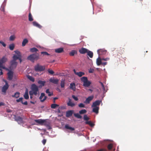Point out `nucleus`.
<instances>
[{"label":"nucleus","instance_id":"obj_56","mask_svg":"<svg viewBox=\"0 0 151 151\" xmlns=\"http://www.w3.org/2000/svg\"><path fill=\"white\" fill-rule=\"evenodd\" d=\"M44 98L42 100H41V102H44L47 98V97L46 96H45H45H44Z\"/></svg>","mask_w":151,"mask_h":151},{"label":"nucleus","instance_id":"obj_46","mask_svg":"<svg viewBox=\"0 0 151 151\" xmlns=\"http://www.w3.org/2000/svg\"><path fill=\"white\" fill-rule=\"evenodd\" d=\"M45 93H41V95L39 98V99L40 100L41 102V100H42V98L44 97V96H45Z\"/></svg>","mask_w":151,"mask_h":151},{"label":"nucleus","instance_id":"obj_23","mask_svg":"<svg viewBox=\"0 0 151 151\" xmlns=\"http://www.w3.org/2000/svg\"><path fill=\"white\" fill-rule=\"evenodd\" d=\"M65 129L69 130L71 131H73L75 130V128L74 127L70 126L68 124L65 125Z\"/></svg>","mask_w":151,"mask_h":151},{"label":"nucleus","instance_id":"obj_45","mask_svg":"<svg viewBox=\"0 0 151 151\" xmlns=\"http://www.w3.org/2000/svg\"><path fill=\"white\" fill-rule=\"evenodd\" d=\"M6 3H3V4H2L1 6V10L3 11H4V8L6 6Z\"/></svg>","mask_w":151,"mask_h":151},{"label":"nucleus","instance_id":"obj_44","mask_svg":"<svg viewBox=\"0 0 151 151\" xmlns=\"http://www.w3.org/2000/svg\"><path fill=\"white\" fill-rule=\"evenodd\" d=\"M23 97H20L19 99H17L16 100V101L17 103H19L21 102L22 103V102L23 101Z\"/></svg>","mask_w":151,"mask_h":151},{"label":"nucleus","instance_id":"obj_35","mask_svg":"<svg viewBox=\"0 0 151 151\" xmlns=\"http://www.w3.org/2000/svg\"><path fill=\"white\" fill-rule=\"evenodd\" d=\"M74 116L77 118L81 119L82 118V116L80 114L78 113H74Z\"/></svg>","mask_w":151,"mask_h":151},{"label":"nucleus","instance_id":"obj_24","mask_svg":"<svg viewBox=\"0 0 151 151\" xmlns=\"http://www.w3.org/2000/svg\"><path fill=\"white\" fill-rule=\"evenodd\" d=\"M7 61V58L5 57H3L0 60V67L1 66V65L3 64Z\"/></svg>","mask_w":151,"mask_h":151},{"label":"nucleus","instance_id":"obj_8","mask_svg":"<svg viewBox=\"0 0 151 151\" xmlns=\"http://www.w3.org/2000/svg\"><path fill=\"white\" fill-rule=\"evenodd\" d=\"M17 65V63L13 60L10 61V65L9 67L10 69L12 70L14 68H16Z\"/></svg>","mask_w":151,"mask_h":151},{"label":"nucleus","instance_id":"obj_53","mask_svg":"<svg viewBox=\"0 0 151 151\" xmlns=\"http://www.w3.org/2000/svg\"><path fill=\"white\" fill-rule=\"evenodd\" d=\"M16 54V55H21L20 52L18 50H16L14 52Z\"/></svg>","mask_w":151,"mask_h":151},{"label":"nucleus","instance_id":"obj_36","mask_svg":"<svg viewBox=\"0 0 151 151\" xmlns=\"http://www.w3.org/2000/svg\"><path fill=\"white\" fill-rule=\"evenodd\" d=\"M21 56V55H14L12 57L13 60L16 61L17 60H18L20 57Z\"/></svg>","mask_w":151,"mask_h":151},{"label":"nucleus","instance_id":"obj_54","mask_svg":"<svg viewBox=\"0 0 151 151\" xmlns=\"http://www.w3.org/2000/svg\"><path fill=\"white\" fill-rule=\"evenodd\" d=\"M102 87V88L103 89V93L104 94L106 92H107V90H106L105 88V87H104V86Z\"/></svg>","mask_w":151,"mask_h":151},{"label":"nucleus","instance_id":"obj_63","mask_svg":"<svg viewBox=\"0 0 151 151\" xmlns=\"http://www.w3.org/2000/svg\"><path fill=\"white\" fill-rule=\"evenodd\" d=\"M29 95L30 96V99H32V98H33L32 96L33 95H34V94H33L32 93H30V94H29Z\"/></svg>","mask_w":151,"mask_h":151},{"label":"nucleus","instance_id":"obj_59","mask_svg":"<svg viewBox=\"0 0 151 151\" xmlns=\"http://www.w3.org/2000/svg\"><path fill=\"white\" fill-rule=\"evenodd\" d=\"M22 104L25 105H27L28 104V103L27 101H25V102H23V101L22 102Z\"/></svg>","mask_w":151,"mask_h":151},{"label":"nucleus","instance_id":"obj_32","mask_svg":"<svg viewBox=\"0 0 151 151\" xmlns=\"http://www.w3.org/2000/svg\"><path fill=\"white\" fill-rule=\"evenodd\" d=\"M45 92L46 93L48 94V96H51L53 95V93L52 92H51L50 91V90L49 88L47 89L45 91Z\"/></svg>","mask_w":151,"mask_h":151},{"label":"nucleus","instance_id":"obj_19","mask_svg":"<svg viewBox=\"0 0 151 151\" xmlns=\"http://www.w3.org/2000/svg\"><path fill=\"white\" fill-rule=\"evenodd\" d=\"M49 81L50 82L56 84H58L59 81V80L58 79H55L52 78H50Z\"/></svg>","mask_w":151,"mask_h":151},{"label":"nucleus","instance_id":"obj_2","mask_svg":"<svg viewBox=\"0 0 151 151\" xmlns=\"http://www.w3.org/2000/svg\"><path fill=\"white\" fill-rule=\"evenodd\" d=\"M46 120L47 119H35L34 120V121L36 123H34L32 124L37 125H44L47 128L48 130L50 129H51V127L49 125V123L47 122Z\"/></svg>","mask_w":151,"mask_h":151},{"label":"nucleus","instance_id":"obj_17","mask_svg":"<svg viewBox=\"0 0 151 151\" xmlns=\"http://www.w3.org/2000/svg\"><path fill=\"white\" fill-rule=\"evenodd\" d=\"M9 85L8 83L5 84L2 87V92L4 93H6L7 90L8 89Z\"/></svg>","mask_w":151,"mask_h":151},{"label":"nucleus","instance_id":"obj_18","mask_svg":"<svg viewBox=\"0 0 151 151\" xmlns=\"http://www.w3.org/2000/svg\"><path fill=\"white\" fill-rule=\"evenodd\" d=\"M88 49L83 47L79 49V52L81 54H85L87 53Z\"/></svg>","mask_w":151,"mask_h":151},{"label":"nucleus","instance_id":"obj_26","mask_svg":"<svg viewBox=\"0 0 151 151\" xmlns=\"http://www.w3.org/2000/svg\"><path fill=\"white\" fill-rule=\"evenodd\" d=\"M87 54L88 56L90 58H92L93 56V52L89 50H88V51Z\"/></svg>","mask_w":151,"mask_h":151},{"label":"nucleus","instance_id":"obj_64","mask_svg":"<svg viewBox=\"0 0 151 151\" xmlns=\"http://www.w3.org/2000/svg\"><path fill=\"white\" fill-rule=\"evenodd\" d=\"M6 112L8 113H10L12 112V111L9 109H8L6 110Z\"/></svg>","mask_w":151,"mask_h":151},{"label":"nucleus","instance_id":"obj_22","mask_svg":"<svg viewBox=\"0 0 151 151\" xmlns=\"http://www.w3.org/2000/svg\"><path fill=\"white\" fill-rule=\"evenodd\" d=\"M33 25L34 26L36 27L39 29H41L42 26L37 22L34 21L32 22Z\"/></svg>","mask_w":151,"mask_h":151},{"label":"nucleus","instance_id":"obj_5","mask_svg":"<svg viewBox=\"0 0 151 151\" xmlns=\"http://www.w3.org/2000/svg\"><path fill=\"white\" fill-rule=\"evenodd\" d=\"M81 80L83 82V86L85 87H88L91 84V82L88 81L87 77L83 76L81 78Z\"/></svg>","mask_w":151,"mask_h":151},{"label":"nucleus","instance_id":"obj_1","mask_svg":"<svg viewBox=\"0 0 151 151\" xmlns=\"http://www.w3.org/2000/svg\"><path fill=\"white\" fill-rule=\"evenodd\" d=\"M102 144L107 147L108 150L103 149L98 150L96 151H115V145L114 142L112 140L107 139L104 141Z\"/></svg>","mask_w":151,"mask_h":151},{"label":"nucleus","instance_id":"obj_25","mask_svg":"<svg viewBox=\"0 0 151 151\" xmlns=\"http://www.w3.org/2000/svg\"><path fill=\"white\" fill-rule=\"evenodd\" d=\"M78 53L77 51L76 50H72L69 53V55L70 56H74L75 55H77Z\"/></svg>","mask_w":151,"mask_h":151},{"label":"nucleus","instance_id":"obj_16","mask_svg":"<svg viewBox=\"0 0 151 151\" xmlns=\"http://www.w3.org/2000/svg\"><path fill=\"white\" fill-rule=\"evenodd\" d=\"M68 101L67 103V105L68 106L73 107L75 106V104L72 101V99L70 98L68 99Z\"/></svg>","mask_w":151,"mask_h":151},{"label":"nucleus","instance_id":"obj_27","mask_svg":"<svg viewBox=\"0 0 151 151\" xmlns=\"http://www.w3.org/2000/svg\"><path fill=\"white\" fill-rule=\"evenodd\" d=\"M70 88L74 91L76 90V85L74 83H71L70 84Z\"/></svg>","mask_w":151,"mask_h":151},{"label":"nucleus","instance_id":"obj_7","mask_svg":"<svg viewBox=\"0 0 151 151\" xmlns=\"http://www.w3.org/2000/svg\"><path fill=\"white\" fill-rule=\"evenodd\" d=\"M101 105H102L103 104L102 103V100H96L95 101L93 102L91 106V107L99 106L101 104Z\"/></svg>","mask_w":151,"mask_h":151},{"label":"nucleus","instance_id":"obj_40","mask_svg":"<svg viewBox=\"0 0 151 151\" xmlns=\"http://www.w3.org/2000/svg\"><path fill=\"white\" fill-rule=\"evenodd\" d=\"M78 106L80 108H85L86 106L85 104L82 103H80L78 104Z\"/></svg>","mask_w":151,"mask_h":151},{"label":"nucleus","instance_id":"obj_30","mask_svg":"<svg viewBox=\"0 0 151 151\" xmlns=\"http://www.w3.org/2000/svg\"><path fill=\"white\" fill-rule=\"evenodd\" d=\"M27 78L29 79L30 81L34 82L35 81V78L32 76H30L29 75H27Z\"/></svg>","mask_w":151,"mask_h":151},{"label":"nucleus","instance_id":"obj_9","mask_svg":"<svg viewBox=\"0 0 151 151\" xmlns=\"http://www.w3.org/2000/svg\"><path fill=\"white\" fill-rule=\"evenodd\" d=\"M6 70L9 71L7 73L8 79L9 80H12L13 77L14 73L12 71V70L10 69H7Z\"/></svg>","mask_w":151,"mask_h":151},{"label":"nucleus","instance_id":"obj_13","mask_svg":"<svg viewBox=\"0 0 151 151\" xmlns=\"http://www.w3.org/2000/svg\"><path fill=\"white\" fill-rule=\"evenodd\" d=\"M73 71L75 74L80 77H81L82 76L85 75V73L84 72L82 71L76 72V70L75 69L73 70Z\"/></svg>","mask_w":151,"mask_h":151},{"label":"nucleus","instance_id":"obj_47","mask_svg":"<svg viewBox=\"0 0 151 151\" xmlns=\"http://www.w3.org/2000/svg\"><path fill=\"white\" fill-rule=\"evenodd\" d=\"M23 96L25 99H28L29 98V94H24Z\"/></svg>","mask_w":151,"mask_h":151},{"label":"nucleus","instance_id":"obj_51","mask_svg":"<svg viewBox=\"0 0 151 151\" xmlns=\"http://www.w3.org/2000/svg\"><path fill=\"white\" fill-rule=\"evenodd\" d=\"M101 60V61L102 60L107 61L109 60V58H101L100 57V58L99 59V60Z\"/></svg>","mask_w":151,"mask_h":151},{"label":"nucleus","instance_id":"obj_42","mask_svg":"<svg viewBox=\"0 0 151 151\" xmlns=\"http://www.w3.org/2000/svg\"><path fill=\"white\" fill-rule=\"evenodd\" d=\"M83 119L84 121H86L88 120L89 119V118L87 115L85 114L83 116Z\"/></svg>","mask_w":151,"mask_h":151},{"label":"nucleus","instance_id":"obj_11","mask_svg":"<svg viewBox=\"0 0 151 151\" xmlns=\"http://www.w3.org/2000/svg\"><path fill=\"white\" fill-rule=\"evenodd\" d=\"M99 58L100 57L99 56L98 58L96 60V63L97 65L99 66L101 64L103 66H104L105 65L107 64V63L106 62L102 63V61H101V60H99Z\"/></svg>","mask_w":151,"mask_h":151},{"label":"nucleus","instance_id":"obj_37","mask_svg":"<svg viewBox=\"0 0 151 151\" xmlns=\"http://www.w3.org/2000/svg\"><path fill=\"white\" fill-rule=\"evenodd\" d=\"M87 112V110L85 109H82L79 111V113L81 115L83 114H86Z\"/></svg>","mask_w":151,"mask_h":151},{"label":"nucleus","instance_id":"obj_3","mask_svg":"<svg viewBox=\"0 0 151 151\" xmlns=\"http://www.w3.org/2000/svg\"><path fill=\"white\" fill-rule=\"evenodd\" d=\"M40 59V54L38 53H33L29 55L27 58V60H30L32 63Z\"/></svg>","mask_w":151,"mask_h":151},{"label":"nucleus","instance_id":"obj_34","mask_svg":"<svg viewBox=\"0 0 151 151\" xmlns=\"http://www.w3.org/2000/svg\"><path fill=\"white\" fill-rule=\"evenodd\" d=\"M20 93L19 92H15L14 94L12 95V96L13 97H14L16 98H18L19 97Z\"/></svg>","mask_w":151,"mask_h":151},{"label":"nucleus","instance_id":"obj_49","mask_svg":"<svg viewBox=\"0 0 151 151\" xmlns=\"http://www.w3.org/2000/svg\"><path fill=\"white\" fill-rule=\"evenodd\" d=\"M41 54L43 55H50V54H49L46 51H42L41 52Z\"/></svg>","mask_w":151,"mask_h":151},{"label":"nucleus","instance_id":"obj_10","mask_svg":"<svg viewBox=\"0 0 151 151\" xmlns=\"http://www.w3.org/2000/svg\"><path fill=\"white\" fill-rule=\"evenodd\" d=\"M107 51L106 50L104 49H99L97 50V53L99 56L100 57L101 55H104L106 53Z\"/></svg>","mask_w":151,"mask_h":151},{"label":"nucleus","instance_id":"obj_48","mask_svg":"<svg viewBox=\"0 0 151 151\" xmlns=\"http://www.w3.org/2000/svg\"><path fill=\"white\" fill-rule=\"evenodd\" d=\"M15 38V37L14 35H12L9 37V40H10L12 41H13L14 40Z\"/></svg>","mask_w":151,"mask_h":151},{"label":"nucleus","instance_id":"obj_31","mask_svg":"<svg viewBox=\"0 0 151 151\" xmlns=\"http://www.w3.org/2000/svg\"><path fill=\"white\" fill-rule=\"evenodd\" d=\"M65 86V80L62 79L61 80L60 86L61 88H64Z\"/></svg>","mask_w":151,"mask_h":151},{"label":"nucleus","instance_id":"obj_4","mask_svg":"<svg viewBox=\"0 0 151 151\" xmlns=\"http://www.w3.org/2000/svg\"><path fill=\"white\" fill-rule=\"evenodd\" d=\"M31 90L29 91V93H32L34 94L35 96H37V94H39V88L35 84L33 83L32 84L31 87Z\"/></svg>","mask_w":151,"mask_h":151},{"label":"nucleus","instance_id":"obj_61","mask_svg":"<svg viewBox=\"0 0 151 151\" xmlns=\"http://www.w3.org/2000/svg\"><path fill=\"white\" fill-rule=\"evenodd\" d=\"M59 109H65V107L64 106H62L59 107Z\"/></svg>","mask_w":151,"mask_h":151},{"label":"nucleus","instance_id":"obj_52","mask_svg":"<svg viewBox=\"0 0 151 151\" xmlns=\"http://www.w3.org/2000/svg\"><path fill=\"white\" fill-rule=\"evenodd\" d=\"M0 44H1L4 47H5L6 46V44L2 40L0 41Z\"/></svg>","mask_w":151,"mask_h":151},{"label":"nucleus","instance_id":"obj_38","mask_svg":"<svg viewBox=\"0 0 151 151\" xmlns=\"http://www.w3.org/2000/svg\"><path fill=\"white\" fill-rule=\"evenodd\" d=\"M59 106V105L56 104H52L51 105V108L52 109H55L57 107Z\"/></svg>","mask_w":151,"mask_h":151},{"label":"nucleus","instance_id":"obj_14","mask_svg":"<svg viewBox=\"0 0 151 151\" xmlns=\"http://www.w3.org/2000/svg\"><path fill=\"white\" fill-rule=\"evenodd\" d=\"M74 113V111L73 110H69L67 111L66 112L65 116L66 117L69 118Z\"/></svg>","mask_w":151,"mask_h":151},{"label":"nucleus","instance_id":"obj_43","mask_svg":"<svg viewBox=\"0 0 151 151\" xmlns=\"http://www.w3.org/2000/svg\"><path fill=\"white\" fill-rule=\"evenodd\" d=\"M33 20L32 15L30 13L29 14V20L30 21H32Z\"/></svg>","mask_w":151,"mask_h":151},{"label":"nucleus","instance_id":"obj_6","mask_svg":"<svg viewBox=\"0 0 151 151\" xmlns=\"http://www.w3.org/2000/svg\"><path fill=\"white\" fill-rule=\"evenodd\" d=\"M45 66L40 65L37 64L34 67V69L36 72H42L45 70Z\"/></svg>","mask_w":151,"mask_h":151},{"label":"nucleus","instance_id":"obj_28","mask_svg":"<svg viewBox=\"0 0 151 151\" xmlns=\"http://www.w3.org/2000/svg\"><path fill=\"white\" fill-rule=\"evenodd\" d=\"M38 51V49H37L35 47H33L32 48H30V51L32 53H35V52L37 53V52Z\"/></svg>","mask_w":151,"mask_h":151},{"label":"nucleus","instance_id":"obj_62","mask_svg":"<svg viewBox=\"0 0 151 151\" xmlns=\"http://www.w3.org/2000/svg\"><path fill=\"white\" fill-rule=\"evenodd\" d=\"M18 60H19L20 63H21L22 61V56H21L19 58Z\"/></svg>","mask_w":151,"mask_h":151},{"label":"nucleus","instance_id":"obj_21","mask_svg":"<svg viewBox=\"0 0 151 151\" xmlns=\"http://www.w3.org/2000/svg\"><path fill=\"white\" fill-rule=\"evenodd\" d=\"M55 52L56 53H60L64 51V49L63 47H60L55 50Z\"/></svg>","mask_w":151,"mask_h":151},{"label":"nucleus","instance_id":"obj_39","mask_svg":"<svg viewBox=\"0 0 151 151\" xmlns=\"http://www.w3.org/2000/svg\"><path fill=\"white\" fill-rule=\"evenodd\" d=\"M15 47L14 44V43H12L10 44L9 46V48L10 50H13Z\"/></svg>","mask_w":151,"mask_h":151},{"label":"nucleus","instance_id":"obj_55","mask_svg":"<svg viewBox=\"0 0 151 151\" xmlns=\"http://www.w3.org/2000/svg\"><path fill=\"white\" fill-rule=\"evenodd\" d=\"M94 70L93 69L90 68L88 70V72L90 73H92L93 72Z\"/></svg>","mask_w":151,"mask_h":151},{"label":"nucleus","instance_id":"obj_15","mask_svg":"<svg viewBox=\"0 0 151 151\" xmlns=\"http://www.w3.org/2000/svg\"><path fill=\"white\" fill-rule=\"evenodd\" d=\"M37 83L40 84L38 86V87L40 88H41L43 86H45L46 82L45 81H42L41 80H39L38 81Z\"/></svg>","mask_w":151,"mask_h":151},{"label":"nucleus","instance_id":"obj_12","mask_svg":"<svg viewBox=\"0 0 151 151\" xmlns=\"http://www.w3.org/2000/svg\"><path fill=\"white\" fill-rule=\"evenodd\" d=\"M93 98L94 96H89L86 99L85 101H84V103L86 104H89L91 101L93 99Z\"/></svg>","mask_w":151,"mask_h":151},{"label":"nucleus","instance_id":"obj_57","mask_svg":"<svg viewBox=\"0 0 151 151\" xmlns=\"http://www.w3.org/2000/svg\"><path fill=\"white\" fill-rule=\"evenodd\" d=\"M91 122V121H88V120L86 121L85 122V124H88V125H89Z\"/></svg>","mask_w":151,"mask_h":151},{"label":"nucleus","instance_id":"obj_33","mask_svg":"<svg viewBox=\"0 0 151 151\" xmlns=\"http://www.w3.org/2000/svg\"><path fill=\"white\" fill-rule=\"evenodd\" d=\"M28 42V40L27 38L24 39L22 42V46H24L26 45Z\"/></svg>","mask_w":151,"mask_h":151},{"label":"nucleus","instance_id":"obj_41","mask_svg":"<svg viewBox=\"0 0 151 151\" xmlns=\"http://www.w3.org/2000/svg\"><path fill=\"white\" fill-rule=\"evenodd\" d=\"M47 71L48 73L50 75H53L54 74V71L51 69H48Z\"/></svg>","mask_w":151,"mask_h":151},{"label":"nucleus","instance_id":"obj_60","mask_svg":"<svg viewBox=\"0 0 151 151\" xmlns=\"http://www.w3.org/2000/svg\"><path fill=\"white\" fill-rule=\"evenodd\" d=\"M46 139H44L42 141V142L43 143V144L44 145H45V144L46 143Z\"/></svg>","mask_w":151,"mask_h":151},{"label":"nucleus","instance_id":"obj_58","mask_svg":"<svg viewBox=\"0 0 151 151\" xmlns=\"http://www.w3.org/2000/svg\"><path fill=\"white\" fill-rule=\"evenodd\" d=\"M91 126V127H93L95 125V124L94 123L92 122H91V123H90V125H89Z\"/></svg>","mask_w":151,"mask_h":151},{"label":"nucleus","instance_id":"obj_20","mask_svg":"<svg viewBox=\"0 0 151 151\" xmlns=\"http://www.w3.org/2000/svg\"><path fill=\"white\" fill-rule=\"evenodd\" d=\"M92 108V111L97 114L99 113V106L91 107Z\"/></svg>","mask_w":151,"mask_h":151},{"label":"nucleus","instance_id":"obj_50","mask_svg":"<svg viewBox=\"0 0 151 151\" xmlns=\"http://www.w3.org/2000/svg\"><path fill=\"white\" fill-rule=\"evenodd\" d=\"M72 97L76 101H78V97L74 95H72Z\"/></svg>","mask_w":151,"mask_h":151},{"label":"nucleus","instance_id":"obj_29","mask_svg":"<svg viewBox=\"0 0 151 151\" xmlns=\"http://www.w3.org/2000/svg\"><path fill=\"white\" fill-rule=\"evenodd\" d=\"M15 119L16 121L17 122H20V123H22L23 122L22 118L19 116L16 117Z\"/></svg>","mask_w":151,"mask_h":151}]
</instances>
